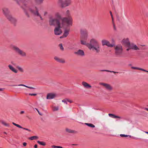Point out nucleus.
<instances>
[{
	"mask_svg": "<svg viewBox=\"0 0 148 148\" xmlns=\"http://www.w3.org/2000/svg\"><path fill=\"white\" fill-rule=\"evenodd\" d=\"M88 48L90 50H92L96 53H99L100 51V47L98 40L95 38L90 39Z\"/></svg>",
	"mask_w": 148,
	"mask_h": 148,
	"instance_id": "1",
	"label": "nucleus"
},
{
	"mask_svg": "<svg viewBox=\"0 0 148 148\" xmlns=\"http://www.w3.org/2000/svg\"><path fill=\"white\" fill-rule=\"evenodd\" d=\"M16 1L17 2V3H18V2H17V1Z\"/></svg>",
	"mask_w": 148,
	"mask_h": 148,
	"instance_id": "55",
	"label": "nucleus"
},
{
	"mask_svg": "<svg viewBox=\"0 0 148 148\" xmlns=\"http://www.w3.org/2000/svg\"><path fill=\"white\" fill-rule=\"evenodd\" d=\"M30 12L32 14L37 16L40 17L41 19H42V18L39 13L38 10L36 8L35 9L30 8L29 10Z\"/></svg>",
	"mask_w": 148,
	"mask_h": 148,
	"instance_id": "11",
	"label": "nucleus"
},
{
	"mask_svg": "<svg viewBox=\"0 0 148 148\" xmlns=\"http://www.w3.org/2000/svg\"><path fill=\"white\" fill-rule=\"evenodd\" d=\"M115 53L116 55H120L121 54L123 51V47L121 45H117L115 47Z\"/></svg>",
	"mask_w": 148,
	"mask_h": 148,
	"instance_id": "8",
	"label": "nucleus"
},
{
	"mask_svg": "<svg viewBox=\"0 0 148 148\" xmlns=\"http://www.w3.org/2000/svg\"><path fill=\"white\" fill-rule=\"evenodd\" d=\"M138 69L137 70H142V69L139 68H138Z\"/></svg>",
	"mask_w": 148,
	"mask_h": 148,
	"instance_id": "48",
	"label": "nucleus"
},
{
	"mask_svg": "<svg viewBox=\"0 0 148 148\" xmlns=\"http://www.w3.org/2000/svg\"><path fill=\"white\" fill-rule=\"evenodd\" d=\"M100 85L102 86L106 90L109 91L112 90L113 88L110 84L105 83L101 82L99 83Z\"/></svg>",
	"mask_w": 148,
	"mask_h": 148,
	"instance_id": "7",
	"label": "nucleus"
},
{
	"mask_svg": "<svg viewBox=\"0 0 148 148\" xmlns=\"http://www.w3.org/2000/svg\"><path fill=\"white\" fill-rule=\"evenodd\" d=\"M131 68L132 69H137V70L138 69V67H133V66H132L131 67Z\"/></svg>",
	"mask_w": 148,
	"mask_h": 148,
	"instance_id": "41",
	"label": "nucleus"
},
{
	"mask_svg": "<svg viewBox=\"0 0 148 148\" xmlns=\"http://www.w3.org/2000/svg\"><path fill=\"white\" fill-rule=\"evenodd\" d=\"M66 19L63 18L56 23V26L55 27L54 31L55 35H59L62 32V29L65 28L67 26V24L64 23V21Z\"/></svg>",
	"mask_w": 148,
	"mask_h": 148,
	"instance_id": "2",
	"label": "nucleus"
},
{
	"mask_svg": "<svg viewBox=\"0 0 148 148\" xmlns=\"http://www.w3.org/2000/svg\"><path fill=\"white\" fill-rule=\"evenodd\" d=\"M37 143L40 145L45 146L46 145L45 143L44 142H40L39 141H38Z\"/></svg>",
	"mask_w": 148,
	"mask_h": 148,
	"instance_id": "31",
	"label": "nucleus"
},
{
	"mask_svg": "<svg viewBox=\"0 0 148 148\" xmlns=\"http://www.w3.org/2000/svg\"><path fill=\"white\" fill-rule=\"evenodd\" d=\"M18 86H25V87H26L27 88H30V89H34V87H29V86H26L25 85H24V84H19V85H18Z\"/></svg>",
	"mask_w": 148,
	"mask_h": 148,
	"instance_id": "30",
	"label": "nucleus"
},
{
	"mask_svg": "<svg viewBox=\"0 0 148 148\" xmlns=\"http://www.w3.org/2000/svg\"><path fill=\"white\" fill-rule=\"evenodd\" d=\"M17 68L20 72L21 73H23L24 72V70L22 67L18 66L17 67Z\"/></svg>",
	"mask_w": 148,
	"mask_h": 148,
	"instance_id": "29",
	"label": "nucleus"
},
{
	"mask_svg": "<svg viewBox=\"0 0 148 148\" xmlns=\"http://www.w3.org/2000/svg\"><path fill=\"white\" fill-rule=\"evenodd\" d=\"M38 136H32L30 137L29 139L31 140H33L35 139H38Z\"/></svg>",
	"mask_w": 148,
	"mask_h": 148,
	"instance_id": "27",
	"label": "nucleus"
},
{
	"mask_svg": "<svg viewBox=\"0 0 148 148\" xmlns=\"http://www.w3.org/2000/svg\"><path fill=\"white\" fill-rule=\"evenodd\" d=\"M59 110V107L58 106H54L53 108V111H58Z\"/></svg>",
	"mask_w": 148,
	"mask_h": 148,
	"instance_id": "32",
	"label": "nucleus"
},
{
	"mask_svg": "<svg viewBox=\"0 0 148 148\" xmlns=\"http://www.w3.org/2000/svg\"><path fill=\"white\" fill-rule=\"evenodd\" d=\"M121 43L125 47L128 48L130 47L131 44L129 39L128 38H123L121 41Z\"/></svg>",
	"mask_w": 148,
	"mask_h": 148,
	"instance_id": "6",
	"label": "nucleus"
},
{
	"mask_svg": "<svg viewBox=\"0 0 148 148\" xmlns=\"http://www.w3.org/2000/svg\"><path fill=\"white\" fill-rule=\"evenodd\" d=\"M131 49L134 50H139L140 49L139 47L134 43H131L130 47L127 49L126 50L128 51Z\"/></svg>",
	"mask_w": 148,
	"mask_h": 148,
	"instance_id": "10",
	"label": "nucleus"
},
{
	"mask_svg": "<svg viewBox=\"0 0 148 148\" xmlns=\"http://www.w3.org/2000/svg\"><path fill=\"white\" fill-rule=\"evenodd\" d=\"M4 133L5 134H6V133L5 132H4Z\"/></svg>",
	"mask_w": 148,
	"mask_h": 148,
	"instance_id": "53",
	"label": "nucleus"
},
{
	"mask_svg": "<svg viewBox=\"0 0 148 148\" xmlns=\"http://www.w3.org/2000/svg\"><path fill=\"white\" fill-rule=\"evenodd\" d=\"M75 54L81 56H83L84 55V51L81 49H79L74 52Z\"/></svg>",
	"mask_w": 148,
	"mask_h": 148,
	"instance_id": "17",
	"label": "nucleus"
},
{
	"mask_svg": "<svg viewBox=\"0 0 148 148\" xmlns=\"http://www.w3.org/2000/svg\"><path fill=\"white\" fill-rule=\"evenodd\" d=\"M59 47L60 49L62 50H64V48L62 46V44H60L59 45Z\"/></svg>",
	"mask_w": 148,
	"mask_h": 148,
	"instance_id": "38",
	"label": "nucleus"
},
{
	"mask_svg": "<svg viewBox=\"0 0 148 148\" xmlns=\"http://www.w3.org/2000/svg\"><path fill=\"white\" fill-rule=\"evenodd\" d=\"M73 145H76V144H73Z\"/></svg>",
	"mask_w": 148,
	"mask_h": 148,
	"instance_id": "54",
	"label": "nucleus"
},
{
	"mask_svg": "<svg viewBox=\"0 0 148 148\" xmlns=\"http://www.w3.org/2000/svg\"><path fill=\"white\" fill-rule=\"evenodd\" d=\"M65 14L67 17H63L61 19V20L63 18H65L66 19L64 21V23L67 24L68 27L72 26L73 24V19L71 15L70 11L68 10H67Z\"/></svg>",
	"mask_w": 148,
	"mask_h": 148,
	"instance_id": "3",
	"label": "nucleus"
},
{
	"mask_svg": "<svg viewBox=\"0 0 148 148\" xmlns=\"http://www.w3.org/2000/svg\"><path fill=\"white\" fill-rule=\"evenodd\" d=\"M54 59L56 61L59 62L60 58L57 56H55L54 58Z\"/></svg>",
	"mask_w": 148,
	"mask_h": 148,
	"instance_id": "36",
	"label": "nucleus"
},
{
	"mask_svg": "<svg viewBox=\"0 0 148 148\" xmlns=\"http://www.w3.org/2000/svg\"><path fill=\"white\" fill-rule=\"evenodd\" d=\"M3 12L6 17L10 14L8 9L6 8H4L3 9Z\"/></svg>",
	"mask_w": 148,
	"mask_h": 148,
	"instance_id": "15",
	"label": "nucleus"
},
{
	"mask_svg": "<svg viewBox=\"0 0 148 148\" xmlns=\"http://www.w3.org/2000/svg\"><path fill=\"white\" fill-rule=\"evenodd\" d=\"M37 111H38V113L40 115H42V114L40 113L39 112V111H38L37 109Z\"/></svg>",
	"mask_w": 148,
	"mask_h": 148,
	"instance_id": "44",
	"label": "nucleus"
},
{
	"mask_svg": "<svg viewBox=\"0 0 148 148\" xmlns=\"http://www.w3.org/2000/svg\"><path fill=\"white\" fill-rule=\"evenodd\" d=\"M88 39L87 34L82 35L80 37L79 42L81 45L85 46L88 48L89 43L88 42Z\"/></svg>",
	"mask_w": 148,
	"mask_h": 148,
	"instance_id": "4",
	"label": "nucleus"
},
{
	"mask_svg": "<svg viewBox=\"0 0 148 148\" xmlns=\"http://www.w3.org/2000/svg\"><path fill=\"white\" fill-rule=\"evenodd\" d=\"M102 46L106 45L108 47H112L114 46L113 44H111L110 42L106 39H103L101 41Z\"/></svg>",
	"mask_w": 148,
	"mask_h": 148,
	"instance_id": "12",
	"label": "nucleus"
},
{
	"mask_svg": "<svg viewBox=\"0 0 148 148\" xmlns=\"http://www.w3.org/2000/svg\"><path fill=\"white\" fill-rule=\"evenodd\" d=\"M112 41H113V42H114V40H113V39H112Z\"/></svg>",
	"mask_w": 148,
	"mask_h": 148,
	"instance_id": "52",
	"label": "nucleus"
},
{
	"mask_svg": "<svg viewBox=\"0 0 148 148\" xmlns=\"http://www.w3.org/2000/svg\"><path fill=\"white\" fill-rule=\"evenodd\" d=\"M1 123L3 125L6 127H9L10 125L9 124L7 123L6 121L3 120H1L0 121Z\"/></svg>",
	"mask_w": 148,
	"mask_h": 148,
	"instance_id": "24",
	"label": "nucleus"
},
{
	"mask_svg": "<svg viewBox=\"0 0 148 148\" xmlns=\"http://www.w3.org/2000/svg\"><path fill=\"white\" fill-rule=\"evenodd\" d=\"M8 67L9 69L12 72L15 73H17L18 72V70L14 68L13 66L11 65H9Z\"/></svg>",
	"mask_w": 148,
	"mask_h": 148,
	"instance_id": "20",
	"label": "nucleus"
},
{
	"mask_svg": "<svg viewBox=\"0 0 148 148\" xmlns=\"http://www.w3.org/2000/svg\"><path fill=\"white\" fill-rule=\"evenodd\" d=\"M23 145L24 147H25L27 145V143L25 142H24L23 143Z\"/></svg>",
	"mask_w": 148,
	"mask_h": 148,
	"instance_id": "43",
	"label": "nucleus"
},
{
	"mask_svg": "<svg viewBox=\"0 0 148 148\" xmlns=\"http://www.w3.org/2000/svg\"><path fill=\"white\" fill-rule=\"evenodd\" d=\"M85 124L86 125L88 126L91 127H95V126L92 123H85Z\"/></svg>",
	"mask_w": 148,
	"mask_h": 148,
	"instance_id": "28",
	"label": "nucleus"
},
{
	"mask_svg": "<svg viewBox=\"0 0 148 148\" xmlns=\"http://www.w3.org/2000/svg\"><path fill=\"white\" fill-rule=\"evenodd\" d=\"M3 89L2 88H0V91H3Z\"/></svg>",
	"mask_w": 148,
	"mask_h": 148,
	"instance_id": "47",
	"label": "nucleus"
},
{
	"mask_svg": "<svg viewBox=\"0 0 148 148\" xmlns=\"http://www.w3.org/2000/svg\"><path fill=\"white\" fill-rule=\"evenodd\" d=\"M55 15V16L57 18H60L61 17L60 15L58 13H56Z\"/></svg>",
	"mask_w": 148,
	"mask_h": 148,
	"instance_id": "35",
	"label": "nucleus"
},
{
	"mask_svg": "<svg viewBox=\"0 0 148 148\" xmlns=\"http://www.w3.org/2000/svg\"><path fill=\"white\" fill-rule=\"evenodd\" d=\"M145 109L147 111H148V108H145Z\"/></svg>",
	"mask_w": 148,
	"mask_h": 148,
	"instance_id": "49",
	"label": "nucleus"
},
{
	"mask_svg": "<svg viewBox=\"0 0 148 148\" xmlns=\"http://www.w3.org/2000/svg\"><path fill=\"white\" fill-rule=\"evenodd\" d=\"M142 71H145L148 72L147 71H145V70H144V69H142Z\"/></svg>",
	"mask_w": 148,
	"mask_h": 148,
	"instance_id": "50",
	"label": "nucleus"
},
{
	"mask_svg": "<svg viewBox=\"0 0 148 148\" xmlns=\"http://www.w3.org/2000/svg\"><path fill=\"white\" fill-rule=\"evenodd\" d=\"M82 84L83 86L86 89H90L92 87L89 84L84 82H83Z\"/></svg>",
	"mask_w": 148,
	"mask_h": 148,
	"instance_id": "18",
	"label": "nucleus"
},
{
	"mask_svg": "<svg viewBox=\"0 0 148 148\" xmlns=\"http://www.w3.org/2000/svg\"><path fill=\"white\" fill-rule=\"evenodd\" d=\"M59 62H60V63H64L65 62V61L64 60L60 58Z\"/></svg>",
	"mask_w": 148,
	"mask_h": 148,
	"instance_id": "34",
	"label": "nucleus"
},
{
	"mask_svg": "<svg viewBox=\"0 0 148 148\" xmlns=\"http://www.w3.org/2000/svg\"><path fill=\"white\" fill-rule=\"evenodd\" d=\"M67 101L71 103L73 102V101L69 99H67Z\"/></svg>",
	"mask_w": 148,
	"mask_h": 148,
	"instance_id": "40",
	"label": "nucleus"
},
{
	"mask_svg": "<svg viewBox=\"0 0 148 148\" xmlns=\"http://www.w3.org/2000/svg\"><path fill=\"white\" fill-rule=\"evenodd\" d=\"M57 96V94L55 93L51 92L47 94V99H53L56 97Z\"/></svg>",
	"mask_w": 148,
	"mask_h": 148,
	"instance_id": "14",
	"label": "nucleus"
},
{
	"mask_svg": "<svg viewBox=\"0 0 148 148\" xmlns=\"http://www.w3.org/2000/svg\"><path fill=\"white\" fill-rule=\"evenodd\" d=\"M64 8L70 5L71 3V0H64Z\"/></svg>",
	"mask_w": 148,
	"mask_h": 148,
	"instance_id": "19",
	"label": "nucleus"
},
{
	"mask_svg": "<svg viewBox=\"0 0 148 148\" xmlns=\"http://www.w3.org/2000/svg\"><path fill=\"white\" fill-rule=\"evenodd\" d=\"M120 136L121 137H127V136H130V137L131 136H129V135H125V134H121L120 135Z\"/></svg>",
	"mask_w": 148,
	"mask_h": 148,
	"instance_id": "37",
	"label": "nucleus"
},
{
	"mask_svg": "<svg viewBox=\"0 0 148 148\" xmlns=\"http://www.w3.org/2000/svg\"><path fill=\"white\" fill-rule=\"evenodd\" d=\"M108 115L112 117L113 118H118V119L121 118L120 116H116L113 114H108Z\"/></svg>",
	"mask_w": 148,
	"mask_h": 148,
	"instance_id": "25",
	"label": "nucleus"
},
{
	"mask_svg": "<svg viewBox=\"0 0 148 148\" xmlns=\"http://www.w3.org/2000/svg\"><path fill=\"white\" fill-rule=\"evenodd\" d=\"M12 124L13 125H14L16 126L19 127V128H22L24 130H27L29 132H31V130H29V129H27V128H23L20 125H18V124H16L14 122H13L12 123Z\"/></svg>",
	"mask_w": 148,
	"mask_h": 148,
	"instance_id": "23",
	"label": "nucleus"
},
{
	"mask_svg": "<svg viewBox=\"0 0 148 148\" xmlns=\"http://www.w3.org/2000/svg\"><path fill=\"white\" fill-rule=\"evenodd\" d=\"M34 148H37V145H34Z\"/></svg>",
	"mask_w": 148,
	"mask_h": 148,
	"instance_id": "45",
	"label": "nucleus"
},
{
	"mask_svg": "<svg viewBox=\"0 0 148 148\" xmlns=\"http://www.w3.org/2000/svg\"><path fill=\"white\" fill-rule=\"evenodd\" d=\"M36 3L38 4L42 3L44 0H34Z\"/></svg>",
	"mask_w": 148,
	"mask_h": 148,
	"instance_id": "26",
	"label": "nucleus"
},
{
	"mask_svg": "<svg viewBox=\"0 0 148 148\" xmlns=\"http://www.w3.org/2000/svg\"><path fill=\"white\" fill-rule=\"evenodd\" d=\"M62 101L63 102H64V103H66V104H67V99H65L62 100Z\"/></svg>",
	"mask_w": 148,
	"mask_h": 148,
	"instance_id": "39",
	"label": "nucleus"
},
{
	"mask_svg": "<svg viewBox=\"0 0 148 148\" xmlns=\"http://www.w3.org/2000/svg\"><path fill=\"white\" fill-rule=\"evenodd\" d=\"M145 133L147 134H148V132H144Z\"/></svg>",
	"mask_w": 148,
	"mask_h": 148,
	"instance_id": "51",
	"label": "nucleus"
},
{
	"mask_svg": "<svg viewBox=\"0 0 148 148\" xmlns=\"http://www.w3.org/2000/svg\"><path fill=\"white\" fill-rule=\"evenodd\" d=\"M6 17L9 21L13 23H16L17 21V20L15 18L13 17L10 14Z\"/></svg>",
	"mask_w": 148,
	"mask_h": 148,
	"instance_id": "13",
	"label": "nucleus"
},
{
	"mask_svg": "<svg viewBox=\"0 0 148 148\" xmlns=\"http://www.w3.org/2000/svg\"><path fill=\"white\" fill-rule=\"evenodd\" d=\"M51 147L53 148H63L61 146H55V145L52 146Z\"/></svg>",
	"mask_w": 148,
	"mask_h": 148,
	"instance_id": "33",
	"label": "nucleus"
},
{
	"mask_svg": "<svg viewBox=\"0 0 148 148\" xmlns=\"http://www.w3.org/2000/svg\"><path fill=\"white\" fill-rule=\"evenodd\" d=\"M69 27L66 26L63 29H64V33L63 35L60 37V38L66 37L68 35L70 30V29L68 28Z\"/></svg>",
	"mask_w": 148,
	"mask_h": 148,
	"instance_id": "9",
	"label": "nucleus"
},
{
	"mask_svg": "<svg viewBox=\"0 0 148 148\" xmlns=\"http://www.w3.org/2000/svg\"><path fill=\"white\" fill-rule=\"evenodd\" d=\"M12 49L21 56L22 57L26 56L27 54L26 52L21 50L17 47L14 45H12Z\"/></svg>",
	"mask_w": 148,
	"mask_h": 148,
	"instance_id": "5",
	"label": "nucleus"
},
{
	"mask_svg": "<svg viewBox=\"0 0 148 148\" xmlns=\"http://www.w3.org/2000/svg\"><path fill=\"white\" fill-rule=\"evenodd\" d=\"M66 131L67 132L70 133L76 134L77 132L76 131L68 128L66 129Z\"/></svg>",
	"mask_w": 148,
	"mask_h": 148,
	"instance_id": "22",
	"label": "nucleus"
},
{
	"mask_svg": "<svg viewBox=\"0 0 148 148\" xmlns=\"http://www.w3.org/2000/svg\"><path fill=\"white\" fill-rule=\"evenodd\" d=\"M29 95L31 96H36L37 95L36 94H29Z\"/></svg>",
	"mask_w": 148,
	"mask_h": 148,
	"instance_id": "42",
	"label": "nucleus"
},
{
	"mask_svg": "<svg viewBox=\"0 0 148 148\" xmlns=\"http://www.w3.org/2000/svg\"><path fill=\"white\" fill-rule=\"evenodd\" d=\"M56 20L52 18H50L49 21V24L51 25H54L56 23Z\"/></svg>",
	"mask_w": 148,
	"mask_h": 148,
	"instance_id": "21",
	"label": "nucleus"
},
{
	"mask_svg": "<svg viewBox=\"0 0 148 148\" xmlns=\"http://www.w3.org/2000/svg\"><path fill=\"white\" fill-rule=\"evenodd\" d=\"M24 111H21V112L20 113H21V114H23V113H24Z\"/></svg>",
	"mask_w": 148,
	"mask_h": 148,
	"instance_id": "46",
	"label": "nucleus"
},
{
	"mask_svg": "<svg viewBox=\"0 0 148 148\" xmlns=\"http://www.w3.org/2000/svg\"><path fill=\"white\" fill-rule=\"evenodd\" d=\"M64 0H58L57 3L58 5L61 8H64Z\"/></svg>",
	"mask_w": 148,
	"mask_h": 148,
	"instance_id": "16",
	"label": "nucleus"
}]
</instances>
